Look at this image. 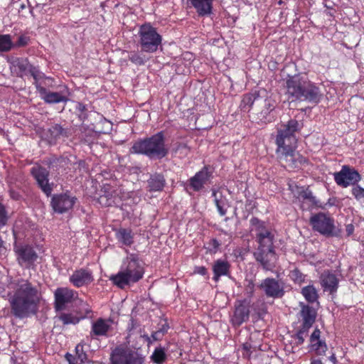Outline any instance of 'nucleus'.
Here are the masks:
<instances>
[{
	"label": "nucleus",
	"instance_id": "f257e3e1",
	"mask_svg": "<svg viewBox=\"0 0 364 364\" xmlns=\"http://www.w3.org/2000/svg\"><path fill=\"white\" fill-rule=\"evenodd\" d=\"M301 128L299 122L291 119L282 128L277 130L275 139L276 156L281 166L285 168H299L309 164L307 158L296 151L297 148L296 133Z\"/></svg>",
	"mask_w": 364,
	"mask_h": 364
},
{
	"label": "nucleus",
	"instance_id": "f03ea898",
	"mask_svg": "<svg viewBox=\"0 0 364 364\" xmlns=\"http://www.w3.org/2000/svg\"><path fill=\"white\" fill-rule=\"evenodd\" d=\"M7 299L12 314L23 318L37 313L42 294L38 287L21 279L8 286Z\"/></svg>",
	"mask_w": 364,
	"mask_h": 364
},
{
	"label": "nucleus",
	"instance_id": "7ed1b4c3",
	"mask_svg": "<svg viewBox=\"0 0 364 364\" xmlns=\"http://www.w3.org/2000/svg\"><path fill=\"white\" fill-rule=\"evenodd\" d=\"M285 87L288 100L291 102L306 101L317 105L322 98L320 88L299 74L289 75Z\"/></svg>",
	"mask_w": 364,
	"mask_h": 364
},
{
	"label": "nucleus",
	"instance_id": "20e7f679",
	"mask_svg": "<svg viewBox=\"0 0 364 364\" xmlns=\"http://www.w3.org/2000/svg\"><path fill=\"white\" fill-rule=\"evenodd\" d=\"M144 274L141 261L136 254H130L123 261L119 271L109 277L112 283L121 289L141 280Z\"/></svg>",
	"mask_w": 364,
	"mask_h": 364
},
{
	"label": "nucleus",
	"instance_id": "39448f33",
	"mask_svg": "<svg viewBox=\"0 0 364 364\" xmlns=\"http://www.w3.org/2000/svg\"><path fill=\"white\" fill-rule=\"evenodd\" d=\"M130 153L144 155L151 159L166 157L168 148L166 145L164 132L160 131L149 137L135 141L130 148Z\"/></svg>",
	"mask_w": 364,
	"mask_h": 364
},
{
	"label": "nucleus",
	"instance_id": "423d86ee",
	"mask_svg": "<svg viewBox=\"0 0 364 364\" xmlns=\"http://www.w3.org/2000/svg\"><path fill=\"white\" fill-rule=\"evenodd\" d=\"M97 183L101 187L97 198L99 203L103 206L112 205L117 195L116 181L112 178V174L107 171L97 173L95 180L92 179V186H97Z\"/></svg>",
	"mask_w": 364,
	"mask_h": 364
},
{
	"label": "nucleus",
	"instance_id": "0eeeda50",
	"mask_svg": "<svg viewBox=\"0 0 364 364\" xmlns=\"http://www.w3.org/2000/svg\"><path fill=\"white\" fill-rule=\"evenodd\" d=\"M139 44L141 51L153 53L158 50L162 43V36L150 23L142 24L139 29Z\"/></svg>",
	"mask_w": 364,
	"mask_h": 364
},
{
	"label": "nucleus",
	"instance_id": "6e6552de",
	"mask_svg": "<svg viewBox=\"0 0 364 364\" xmlns=\"http://www.w3.org/2000/svg\"><path fill=\"white\" fill-rule=\"evenodd\" d=\"M299 316L301 318V324L296 333L292 336L297 346L304 343L305 338L309 334V329L316 321L317 312L314 308L308 304H301Z\"/></svg>",
	"mask_w": 364,
	"mask_h": 364
},
{
	"label": "nucleus",
	"instance_id": "1a4fd4ad",
	"mask_svg": "<svg viewBox=\"0 0 364 364\" xmlns=\"http://www.w3.org/2000/svg\"><path fill=\"white\" fill-rule=\"evenodd\" d=\"M111 364H146L145 356L124 345H119L112 350Z\"/></svg>",
	"mask_w": 364,
	"mask_h": 364
},
{
	"label": "nucleus",
	"instance_id": "9d476101",
	"mask_svg": "<svg viewBox=\"0 0 364 364\" xmlns=\"http://www.w3.org/2000/svg\"><path fill=\"white\" fill-rule=\"evenodd\" d=\"M250 223L251 232H255V241L258 245L257 248L274 249V235L267 228L266 223L257 217H252L250 220Z\"/></svg>",
	"mask_w": 364,
	"mask_h": 364
},
{
	"label": "nucleus",
	"instance_id": "9b49d317",
	"mask_svg": "<svg viewBox=\"0 0 364 364\" xmlns=\"http://www.w3.org/2000/svg\"><path fill=\"white\" fill-rule=\"evenodd\" d=\"M257 102L255 109V120L257 123L267 124L274 119L273 114L277 106L276 100L272 97L268 96L266 92H263Z\"/></svg>",
	"mask_w": 364,
	"mask_h": 364
},
{
	"label": "nucleus",
	"instance_id": "f8f14e48",
	"mask_svg": "<svg viewBox=\"0 0 364 364\" xmlns=\"http://www.w3.org/2000/svg\"><path fill=\"white\" fill-rule=\"evenodd\" d=\"M309 223L314 231H316L327 237H338L335 232V220L328 213L319 212L312 215Z\"/></svg>",
	"mask_w": 364,
	"mask_h": 364
},
{
	"label": "nucleus",
	"instance_id": "ddd939ff",
	"mask_svg": "<svg viewBox=\"0 0 364 364\" xmlns=\"http://www.w3.org/2000/svg\"><path fill=\"white\" fill-rule=\"evenodd\" d=\"M14 250L16 260L21 267L25 269L33 267L38 259V255L32 246L26 244H16Z\"/></svg>",
	"mask_w": 364,
	"mask_h": 364
},
{
	"label": "nucleus",
	"instance_id": "4468645a",
	"mask_svg": "<svg viewBox=\"0 0 364 364\" xmlns=\"http://www.w3.org/2000/svg\"><path fill=\"white\" fill-rule=\"evenodd\" d=\"M251 300L244 299L236 300L234 310L230 316V322L234 327H239L250 318Z\"/></svg>",
	"mask_w": 364,
	"mask_h": 364
},
{
	"label": "nucleus",
	"instance_id": "2eb2a0df",
	"mask_svg": "<svg viewBox=\"0 0 364 364\" xmlns=\"http://www.w3.org/2000/svg\"><path fill=\"white\" fill-rule=\"evenodd\" d=\"M294 195L300 202V208L302 210H309L314 208H323L322 203L316 199L309 187L296 186Z\"/></svg>",
	"mask_w": 364,
	"mask_h": 364
},
{
	"label": "nucleus",
	"instance_id": "dca6fc26",
	"mask_svg": "<svg viewBox=\"0 0 364 364\" xmlns=\"http://www.w3.org/2000/svg\"><path fill=\"white\" fill-rule=\"evenodd\" d=\"M336 184L343 188L355 185L361 180V176L355 168L348 165L342 166L341 170L333 174Z\"/></svg>",
	"mask_w": 364,
	"mask_h": 364
},
{
	"label": "nucleus",
	"instance_id": "f3484780",
	"mask_svg": "<svg viewBox=\"0 0 364 364\" xmlns=\"http://www.w3.org/2000/svg\"><path fill=\"white\" fill-rule=\"evenodd\" d=\"M258 287L262 290L267 297L272 299H281L285 294L282 282L273 278L267 277L262 280Z\"/></svg>",
	"mask_w": 364,
	"mask_h": 364
},
{
	"label": "nucleus",
	"instance_id": "a211bd4d",
	"mask_svg": "<svg viewBox=\"0 0 364 364\" xmlns=\"http://www.w3.org/2000/svg\"><path fill=\"white\" fill-rule=\"evenodd\" d=\"M253 256L256 262L266 271L274 268L278 259L274 249L256 248L253 252Z\"/></svg>",
	"mask_w": 364,
	"mask_h": 364
},
{
	"label": "nucleus",
	"instance_id": "6ab92c4d",
	"mask_svg": "<svg viewBox=\"0 0 364 364\" xmlns=\"http://www.w3.org/2000/svg\"><path fill=\"white\" fill-rule=\"evenodd\" d=\"M213 178V171L209 166H204L189 179V186L196 192L201 191Z\"/></svg>",
	"mask_w": 364,
	"mask_h": 364
},
{
	"label": "nucleus",
	"instance_id": "aec40b11",
	"mask_svg": "<svg viewBox=\"0 0 364 364\" xmlns=\"http://www.w3.org/2000/svg\"><path fill=\"white\" fill-rule=\"evenodd\" d=\"M75 200L68 194H60L53 197L51 205L55 212L63 213L73 208Z\"/></svg>",
	"mask_w": 364,
	"mask_h": 364
},
{
	"label": "nucleus",
	"instance_id": "412c9836",
	"mask_svg": "<svg viewBox=\"0 0 364 364\" xmlns=\"http://www.w3.org/2000/svg\"><path fill=\"white\" fill-rule=\"evenodd\" d=\"M55 308L56 311H62L65 309L68 304L70 303L75 297V292L68 288H58L54 293Z\"/></svg>",
	"mask_w": 364,
	"mask_h": 364
},
{
	"label": "nucleus",
	"instance_id": "4be33fe9",
	"mask_svg": "<svg viewBox=\"0 0 364 364\" xmlns=\"http://www.w3.org/2000/svg\"><path fill=\"white\" fill-rule=\"evenodd\" d=\"M77 358L67 353L65 355L68 364H82L88 359L87 353L90 352V346L86 343H80L75 348Z\"/></svg>",
	"mask_w": 364,
	"mask_h": 364
},
{
	"label": "nucleus",
	"instance_id": "5701e85b",
	"mask_svg": "<svg viewBox=\"0 0 364 364\" xmlns=\"http://www.w3.org/2000/svg\"><path fill=\"white\" fill-rule=\"evenodd\" d=\"M31 173L37 181L43 191L47 195L50 194L52 188L48 184V171L46 169L41 166H36L31 168Z\"/></svg>",
	"mask_w": 364,
	"mask_h": 364
},
{
	"label": "nucleus",
	"instance_id": "b1692460",
	"mask_svg": "<svg viewBox=\"0 0 364 364\" xmlns=\"http://www.w3.org/2000/svg\"><path fill=\"white\" fill-rule=\"evenodd\" d=\"M320 279L323 291H328L331 294L337 291L339 280L336 274L329 271L324 272L321 274Z\"/></svg>",
	"mask_w": 364,
	"mask_h": 364
},
{
	"label": "nucleus",
	"instance_id": "393cba45",
	"mask_svg": "<svg viewBox=\"0 0 364 364\" xmlns=\"http://www.w3.org/2000/svg\"><path fill=\"white\" fill-rule=\"evenodd\" d=\"M262 92L258 90L243 95L240 108L243 112H250L251 109H255L257 102Z\"/></svg>",
	"mask_w": 364,
	"mask_h": 364
},
{
	"label": "nucleus",
	"instance_id": "a878e982",
	"mask_svg": "<svg viewBox=\"0 0 364 364\" xmlns=\"http://www.w3.org/2000/svg\"><path fill=\"white\" fill-rule=\"evenodd\" d=\"M95 122L92 123V132L97 134H110L112 129V123L105 119L102 115L97 113V117H95Z\"/></svg>",
	"mask_w": 364,
	"mask_h": 364
},
{
	"label": "nucleus",
	"instance_id": "bb28decb",
	"mask_svg": "<svg viewBox=\"0 0 364 364\" xmlns=\"http://www.w3.org/2000/svg\"><path fill=\"white\" fill-rule=\"evenodd\" d=\"M112 321L100 318L92 323V334L95 336L109 337L112 329Z\"/></svg>",
	"mask_w": 364,
	"mask_h": 364
},
{
	"label": "nucleus",
	"instance_id": "cd10ccee",
	"mask_svg": "<svg viewBox=\"0 0 364 364\" xmlns=\"http://www.w3.org/2000/svg\"><path fill=\"white\" fill-rule=\"evenodd\" d=\"M166 179L164 174L154 173L151 174L147 180V190L149 192H161L166 186Z\"/></svg>",
	"mask_w": 364,
	"mask_h": 364
},
{
	"label": "nucleus",
	"instance_id": "c85d7f7f",
	"mask_svg": "<svg viewBox=\"0 0 364 364\" xmlns=\"http://www.w3.org/2000/svg\"><path fill=\"white\" fill-rule=\"evenodd\" d=\"M36 90L39 92L41 98L47 103H59L67 100V97L61 93L48 92L47 90L41 86V85H36Z\"/></svg>",
	"mask_w": 364,
	"mask_h": 364
},
{
	"label": "nucleus",
	"instance_id": "c756f323",
	"mask_svg": "<svg viewBox=\"0 0 364 364\" xmlns=\"http://www.w3.org/2000/svg\"><path fill=\"white\" fill-rule=\"evenodd\" d=\"M321 331L318 328H316L310 336V343L311 348L317 355H321L325 354L328 348L325 341L320 339Z\"/></svg>",
	"mask_w": 364,
	"mask_h": 364
},
{
	"label": "nucleus",
	"instance_id": "7c9ffc66",
	"mask_svg": "<svg viewBox=\"0 0 364 364\" xmlns=\"http://www.w3.org/2000/svg\"><path fill=\"white\" fill-rule=\"evenodd\" d=\"M18 66L23 74H30L35 80V85H40L38 80L44 77V74L39 71V70L31 65L26 60L18 62Z\"/></svg>",
	"mask_w": 364,
	"mask_h": 364
},
{
	"label": "nucleus",
	"instance_id": "2f4dec72",
	"mask_svg": "<svg viewBox=\"0 0 364 364\" xmlns=\"http://www.w3.org/2000/svg\"><path fill=\"white\" fill-rule=\"evenodd\" d=\"M230 264L227 260L217 259L213 265V277L215 282H218L222 276H227L230 273Z\"/></svg>",
	"mask_w": 364,
	"mask_h": 364
},
{
	"label": "nucleus",
	"instance_id": "473e14b6",
	"mask_svg": "<svg viewBox=\"0 0 364 364\" xmlns=\"http://www.w3.org/2000/svg\"><path fill=\"white\" fill-rule=\"evenodd\" d=\"M191 5L201 16L212 14L213 0H189Z\"/></svg>",
	"mask_w": 364,
	"mask_h": 364
},
{
	"label": "nucleus",
	"instance_id": "72a5a7b5",
	"mask_svg": "<svg viewBox=\"0 0 364 364\" xmlns=\"http://www.w3.org/2000/svg\"><path fill=\"white\" fill-rule=\"evenodd\" d=\"M116 238L127 247H131L134 243V233L129 228H119L116 232Z\"/></svg>",
	"mask_w": 364,
	"mask_h": 364
},
{
	"label": "nucleus",
	"instance_id": "f704fd0d",
	"mask_svg": "<svg viewBox=\"0 0 364 364\" xmlns=\"http://www.w3.org/2000/svg\"><path fill=\"white\" fill-rule=\"evenodd\" d=\"M90 278V274L87 271L80 269L75 272L70 277V282L77 287H82Z\"/></svg>",
	"mask_w": 364,
	"mask_h": 364
},
{
	"label": "nucleus",
	"instance_id": "c9c22d12",
	"mask_svg": "<svg viewBox=\"0 0 364 364\" xmlns=\"http://www.w3.org/2000/svg\"><path fill=\"white\" fill-rule=\"evenodd\" d=\"M301 293L309 303H314L318 298L317 290L314 285L303 287Z\"/></svg>",
	"mask_w": 364,
	"mask_h": 364
},
{
	"label": "nucleus",
	"instance_id": "e433bc0d",
	"mask_svg": "<svg viewBox=\"0 0 364 364\" xmlns=\"http://www.w3.org/2000/svg\"><path fill=\"white\" fill-rule=\"evenodd\" d=\"M167 359V355L163 348H156L151 355V360L154 363L163 364Z\"/></svg>",
	"mask_w": 364,
	"mask_h": 364
},
{
	"label": "nucleus",
	"instance_id": "4c0bfd02",
	"mask_svg": "<svg viewBox=\"0 0 364 364\" xmlns=\"http://www.w3.org/2000/svg\"><path fill=\"white\" fill-rule=\"evenodd\" d=\"M289 277L295 284L301 285L306 281V275L303 274L298 268L289 272Z\"/></svg>",
	"mask_w": 364,
	"mask_h": 364
},
{
	"label": "nucleus",
	"instance_id": "58836bf2",
	"mask_svg": "<svg viewBox=\"0 0 364 364\" xmlns=\"http://www.w3.org/2000/svg\"><path fill=\"white\" fill-rule=\"evenodd\" d=\"M128 58L132 63L136 65H144L146 62L145 55L137 51L130 52L129 53Z\"/></svg>",
	"mask_w": 364,
	"mask_h": 364
},
{
	"label": "nucleus",
	"instance_id": "ea45409f",
	"mask_svg": "<svg viewBox=\"0 0 364 364\" xmlns=\"http://www.w3.org/2000/svg\"><path fill=\"white\" fill-rule=\"evenodd\" d=\"M12 41L9 35H0V51H9L12 47Z\"/></svg>",
	"mask_w": 364,
	"mask_h": 364
},
{
	"label": "nucleus",
	"instance_id": "a19ab883",
	"mask_svg": "<svg viewBox=\"0 0 364 364\" xmlns=\"http://www.w3.org/2000/svg\"><path fill=\"white\" fill-rule=\"evenodd\" d=\"M220 246V243L218 242V240L213 238L207 243L206 246H205V248L206 249L207 253L213 255L218 252Z\"/></svg>",
	"mask_w": 364,
	"mask_h": 364
},
{
	"label": "nucleus",
	"instance_id": "79ce46f5",
	"mask_svg": "<svg viewBox=\"0 0 364 364\" xmlns=\"http://www.w3.org/2000/svg\"><path fill=\"white\" fill-rule=\"evenodd\" d=\"M59 318L64 324H75L79 322V318L70 314H62Z\"/></svg>",
	"mask_w": 364,
	"mask_h": 364
},
{
	"label": "nucleus",
	"instance_id": "37998d69",
	"mask_svg": "<svg viewBox=\"0 0 364 364\" xmlns=\"http://www.w3.org/2000/svg\"><path fill=\"white\" fill-rule=\"evenodd\" d=\"M352 194L357 200L364 198V188L360 186H354L352 188Z\"/></svg>",
	"mask_w": 364,
	"mask_h": 364
},
{
	"label": "nucleus",
	"instance_id": "c03bdc74",
	"mask_svg": "<svg viewBox=\"0 0 364 364\" xmlns=\"http://www.w3.org/2000/svg\"><path fill=\"white\" fill-rule=\"evenodd\" d=\"M252 345L250 343H245L242 346V353L243 358L249 359L252 354Z\"/></svg>",
	"mask_w": 364,
	"mask_h": 364
},
{
	"label": "nucleus",
	"instance_id": "a18cd8bd",
	"mask_svg": "<svg viewBox=\"0 0 364 364\" xmlns=\"http://www.w3.org/2000/svg\"><path fill=\"white\" fill-rule=\"evenodd\" d=\"M255 285L252 280L247 281V283L245 285V290L246 294L250 297L249 298L250 299L253 296V294L255 293Z\"/></svg>",
	"mask_w": 364,
	"mask_h": 364
},
{
	"label": "nucleus",
	"instance_id": "49530a36",
	"mask_svg": "<svg viewBox=\"0 0 364 364\" xmlns=\"http://www.w3.org/2000/svg\"><path fill=\"white\" fill-rule=\"evenodd\" d=\"M7 221V217L6 215V211L2 205L0 204V228L5 225Z\"/></svg>",
	"mask_w": 364,
	"mask_h": 364
},
{
	"label": "nucleus",
	"instance_id": "de8ad7c7",
	"mask_svg": "<svg viewBox=\"0 0 364 364\" xmlns=\"http://www.w3.org/2000/svg\"><path fill=\"white\" fill-rule=\"evenodd\" d=\"M214 202H215V205L217 207L218 211L220 213V215L221 216L225 215L227 213V210L222 205L220 200L218 198H215V199H214Z\"/></svg>",
	"mask_w": 364,
	"mask_h": 364
},
{
	"label": "nucleus",
	"instance_id": "09e8293b",
	"mask_svg": "<svg viewBox=\"0 0 364 364\" xmlns=\"http://www.w3.org/2000/svg\"><path fill=\"white\" fill-rule=\"evenodd\" d=\"M214 202H215V205L217 207L218 211L220 213V215L221 216L225 215L227 213V210L222 205L220 200L218 198H215V199H214Z\"/></svg>",
	"mask_w": 364,
	"mask_h": 364
},
{
	"label": "nucleus",
	"instance_id": "8fccbe9b",
	"mask_svg": "<svg viewBox=\"0 0 364 364\" xmlns=\"http://www.w3.org/2000/svg\"><path fill=\"white\" fill-rule=\"evenodd\" d=\"M29 40H30V38L28 36H25V35H21L18 37L16 45L18 46H25L28 43Z\"/></svg>",
	"mask_w": 364,
	"mask_h": 364
},
{
	"label": "nucleus",
	"instance_id": "3c124183",
	"mask_svg": "<svg viewBox=\"0 0 364 364\" xmlns=\"http://www.w3.org/2000/svg\"><path fill=\"white\" fill-rule=\"evenodd\" d=\"M194 273L205 276L208 274V270L207 268L203 266L196 267Z\"/></svg>",
	"mask_w": 364,
	"mask_h": 364
},
{
	"label": "nucleus",
	"instance_id": "603ef678",
	"mask_svg": "<svg viewBox=\"0 0 364 364\" xmlns=\"http://www.w3.org/2000/svg\"><path fill=\"white\" fill-rule=\"evenodd\" d=\"M151 337L152 338L153 341H156L162 340L164 335L161 333V331L157 330L151 333Z\"/></svg>",
	"mask_w": 364,
	"mask_h": 364
},
{
	"label": "nucleus",
	"instance_id": "864d4df0",
	"mask_svg": "<svg viewBox=\"0 0 364 364\" xmlns=\"http://www.w3.org/2000/svg\"><path fill=\"white\" fill-rule=\"evenodd\" d=\"M354 230H355V228L352 223L347 224L346 225V236L349 237V236L352 235L354 232Z\"/></svg>",
	"mask_w": 364,
	"mask_h": 364
},
{
	"label": "nucleus",
	"instance_id": "5fc2aeb1",
	"mask_svg": "<svg viewBox=\"0 0 364 364\" xmlns=\"http://www.w3.org/2000/svg\"><path fill=\"white\" fill-rule=\"evenodd\" d=\"M168 328H169L168 325L165 323V324L162 325V326L159 329V331H161V333L164 336L167 333Z\"/></svg>",
	"mask_w": 364,
	"mask_h": 364
},
{
	"label": "nucleus",
	"instance_id": "6e6d98bb",
	"mask_svg": "<svg viewBox=\"0 0 364 364\" xmlns=\"http://www.w3.org/2000/svg\"><path fill=\"white\" fill-rule=\"evenodd\" d=\"M336 198H329L326 205L333 206L335 205Z\"/></svg>",
	"mask_w": 364,
	"mask_h": 364
},
{
	"label": "nucleus",
	"instance_id": "4d7b16f0",
	"mask_svg": "<svg viewBox=\"0 0 364 364\" xmlns=\"http://www.w3.org/2000/svg\"><path fill=\"white\" fill-rule=\"evenodd\" d=\"M63 133V129L59 125H56V136Z\"/></svg>",
	"mask_w": 364,
	"mask_h": 364
},
{
	"label": "nucleus",
	"instance_id": "13d9d810",
	"mask_svg": "<svg viewBox=\"0 0 364 364\" xmlns=\"http://www.w3.org/2000/svg\"><path fill=\"white\" fill-rule=\"evenodd\" d=\"M310 364H323L321 360H313L311 361Z\"/></svg>",
	"mask_w": 364,
	"mask_h": 364
},
{
	"label": "nucleus",
	"instance_id": "bf43d9fd",
	"mask_svg": "<svg viewBox=\"0 0 364 364\" xmlns=\"http://www.w3.org/2000/svg\"><path fill=\"white\" fill-rule=\"evenodd\" d=\"M330 360H331L332 362H333L334 363L337 361L336 360V357L334 354H333L332 355L330 356Z\"/></svg>",
	"mask_w": 364,
	"mask_h": 364
},
{
	"label": "nucleus",
	"instance_id": "052dcab7",
	"mask_svg": "<svg viewBox=\"0 0 364 364\" xmlns=\"http://www.w3.org/2000/svg\"><path fill=\"white\" fill-rule=\"evenodd\" d=\"M217 191L215 190H213L212 191V196L214 197V199H215V198H217Z\"/></svg>",
	"mask_w": 364,
	"mask_h": 364
},
{
	"label": "nucleus",
	"instance_id": "680f3d73",
	"mask_svg": "<svg viewBox=\"0 0 364 364\" xmlns=\"http://www.w3.org/2000/svg\"><path fill=\"white\" fill-rule=\"evenodd\" d=\"M92 343H93V342H97V341H98V338H95V337H94V336H92ZM97 345L98 346V344H97Z\"/></svg>",
	"mask_w": 364,
	"mask_h": 364
},
{
	"label": "nucleus",
	"instance_id": "e2e57ef3",
	"mask_svg": "<svg viewBox=\"0 0 364 364\" xmlns=\"http://www.w3.org/2000/svg\"><path fill=\"white\" fill-rule=\"evenodd\" d=\"M11 196H12V197H13L14 198H15V199H18V197L16 196V195H13V194L11 193Z\"/></svg>",
	"mask_w": 364,
	"mask_h": 364
},
{
	"label": "nucleus",
	"instance_id": "0e129e2a",
	"mask_svg": "<svg viewBox=\"0 0 364 364\" xmlns=\"http://www.w3.org/2000/svg\"><path fill=\"white\" fill-rule=\"evenodd\" d=\"M11 196H12V197H13L14 198H15V199H18V197L16 196V195H13V194L11 193Z\"/></svg>",
	"mask_w": 364,
	"mask_h": 364
},
{
	"label": "nucleus",
	"instance_id": "69168bd1",
	"mask_svg": "<svg viewBox=\"0 0 364 364\" xmlns=\"http://www.w3.org/2000/svg\"><path fill=\"white\" fill-rule=\"evenodd\" d=\"M150 339H151V338H150V337H147V339H146V340H147L148 343H150V342H151V341H150Z\"/></svg>",
	"mask_w": 364,
	"mask_h": 364
}]
</instances>
